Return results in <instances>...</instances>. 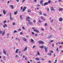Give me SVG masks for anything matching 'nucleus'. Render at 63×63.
<instances>
[{
	"label": "nucleus",
	"mask_w": 63,
	"mask_h": 63,
	"mask_svg": "<svg viewBox=\"0 0 63 63\" xmlns=\"http://www.w3.org/2000/svg\"><path fill=\"white\" fill-rule=\"evenodd\" d=\"M53 20L52 19V20L51 21V23H52V21H53Z\"/></svg>",
	"instance_id": "nucleus-59"
},
{
	"label": "nucleus",
	"mask_w": 63,
	"mask_h": 63,
	"mask_svg": "<svg viewBox=\"0 0 63 63\" xmlns=\"http://www.w3.org/2000/svg\"><path fill=\"white\" fill-rule=\"evenodd\" d=\"M63 20V19H62V18H60L59 19V21H60L61 22H62Z\"/></svg>",
	"instance_id": "nucleus-10"
},
{
	"label": "nucleus",
	"mask_w": 63,
	"mask_h": 63,
	"mask_svg": "<svg viewBox=\"0 0 63 63\" xmlns=\"http://www.w3.org/2000/svg\"><path fill=\"white\" fill-rule=\"evenodd\" d=\"M16 57H18V55H16Z\"/></svg>",
	"instance_id": "nucleus-58"
},
{
	"label": "nucleus",
	"mask_w": 63,
	"mask_h": 63,
	"mask_svg": "<svg viewBox=\"0 0 63 63\" xmlns=\"http://www.w3.org/2000/svg\"><path fill=\"white\" fill-rule=\"evenodd\" d=\"M26 9V7H24L23 10V12H24Z\"/></svg>",
	"instance_id": "nucleus-13"
},
{
	"label": "nucleus",
	"mask_w": 63,
	"mask_h": 63,
	"mask_svg": "<svg viewBox=\"0 0 63 63\" xmlns=\"http://www.w3.org/2000/svg\"><path fill=\"white\" fill-rule=\"evenodd\" d=\"M35 36H37V33L35 34Z\"/></svg>",
	"instance_id": "nucleus-64"
},
{
	"label": "nucleus",
	"mask_w": 63,
	"mask_h": 63,
	"mask_svg": "<svg viewBox=\"0 0 63 63\" xmlns=\"http://www.w3.org/2000/svg\"><path fill=\"white\" fill-rule=\"evenodd\" d=\"M22 29H23V30H25V28H24V27L23 26L22 27Z\"/></svg>",
	"instance_id": "nucleus-33"
},
{
	"label": "nucleus",
	"mask_w": 63,
	"mask_h": 63,
	"mask_svg": "<svg viewBox=\"0 0 63 63\" xmlns=\"http://www.w3.org/2000/svg\"><path fill=\"white\" fill-rule=\"evenodd\" d=\"M49 56H51V53H49Z\"/></svg>",
	"instance_id": "nucleus-50"
},
{
	"label": "nucleus",
	"mask_w": 63,
	"mask_h": 63,
	"mask_svg": "<svg viewBox=\"0 0 63 63\" xmlns=\"http://www.w3.org/2000/svg\"><path fill=\"white\" fill-rule=\"evenodd\" d=\"M51 8H52V9L51 8V11H55V10H54V9H53V7H51Z\"/></svg>",
	"instance_id": "nucleus-19"
},
{
	"label": "nucleus",
	"mask_w": 63,
	"mask_h": 63,
	"mask_svg": "<svg viewBox=\"0 0 63 63\" xmlns=\"http://www.w3.org/2000/svg\"><path fill=\"white\" fill-rule=\"evenodd\" d=\"M5 57H3V59H4V60H6V59H5Z\"/></svg>",
	"instance_id": "nucleus-54"
},
{
	"label": "nucleus",
	"mask_w": 63,
	"mask_h": 63,
	"mask_svg": "<svg viewBox=\"0 0 63 63\" xmlns=\"http://www.w3.org/2000/svg\"><path fill=\"white\" fill-rule=\"evenodd\" d=\"M38 43L40 44H44V42L42 41H39Z\"/></svg>",
	"instance_id": "nucleus-3"
},
{
	"label": "nucleus",
	"mask_w": 63,
	"mask_h": 63,
	"mask_svg": "<svg viewBox=\"0 0 63 63\" xmlns=\"http://www.w3.org/2000/svg\"><path fill=\"white\" fill-rule=\"evenodd\" d=\"M43 16H47V15L46 14V13H44L43 14Z\"/></svg>",
	"instance_id": "nucleus-32"
},
{
	"label": "nucleus",
	"mask_w": 63,
	"mask_h": 63,
	"mask_svg": "<svg viewBox=\"0 0 63 63\" xmlns=\"http://www.w3.org/2000/svg\"><path fill=\"white\" fill-rule=\"evenodd\" d=\"M28 23L29 24H30V25H31L33 26L34 25V24H33V22H30V21L28 22Z\"/></svg>",
	"instance_id": "nucleus-4"
},
{
	"label": "nucleus",
	"mask_w": 63,
	"mask_h": 63,
	"mask_svg": "<svg viewBox=\"0 0 63 63\" xmlns=\"http://www.w3.org/2000/svg\"><path fill=\"white\" fill-rule=\"evenodd\" d=\"M26 17V20L27 21H28L29 22L30 21V19H31V18L28 16H27Z\"/></svg>",
	"instance_id": "nucleus-1"
},
{
	"label": "nucleus",
	"mask_w": 63,
	"mask_h": 63,
	"mask_svg": "<svg viewBox=\"0 0 63 63\" xmlns=\"http://www.w3.org/2000/svg\"><path fill=\"white\" fill-rule=\"evenodd\" d=\"M63 9L62 8H59V11H63Z\"/></svg>",
	"instance_id": "nucleus-14"
},
{
	"label": "nucleus",
	"mask_w": 63,
	"mask_h": 63,
	"mask_svg": "<svg viewBox=\"0 0 63 63\" xmlns=\"http://www.w3.org/2000/svg\"><path fill=\"white\" fill-rule=\"evenodd\" d=\"M52 38V36L51 35L49 36L47 38H48V39H50V38Z\"/></svg>",
	"instance_id": "nucleus-15"
},
{
	"label": "nucleus",
	"mask_w": 63,
	"mask_h": 63,
	"mask_svg": "<svg viewBox=\"0 0 63 63\" xmlns=\"http://www.w3.org/2000/svg\"><path fill=\"white\" fill-rule=\"evenodd\" d=\"M48 2H46L44 3V6H46V5H48Z\"/></svg>",
	"instance_id": "nucleus-12"
},
{
	"label": "nucleus",
	"mask_w": 63,
	"mask_h": 63,
	"mask_svg": "<svg viewBox=\"0 0 63 63\" xmlns=\"http://www.w3.org/2000/svg\"><path fill=\"white\" fill-rule=\"evenodd\" d=\"M6 36H9V33H7L6 34Z\"/></svg>",
	"instance_id": "nucleus-35"
},
{
	"label": "nucleus",
	"mask_w": 63,
	"mask_h": 63,
	"mask_svg": "<svg viewBox=\"0 0 63 63\" xmlns=\"http://www.w3.org/2000/svg\"><path fill=\"white\" fill-rule=\"evenodd\" d=\"M18 50H19V49H17L16 50V51H15V52L16 53H17V52L18 51Z\"/></svg>",
	"instance_id": "nucleus-23"
},
{
	"label": "nucleus",
	"mask_w": 63,
	"mask_h": 63,
	"mask_svg": "<svg viewBox=\"0 0 63 63\" xmlns=\"http://www.w3.org/2000/svg\"><path fill=\"white\" fill-rule=\"evenodd\" d=\"M53 42V40H51L50 41V43H52V42Z\"/></svg>",
	"instance_id": "nucleus-51"
},
{
	"label": "nucleus",
	"mask_w": 63,
	"mask_h": 63,
	"mask_svg": "<svg viewBox=\"0 0 63 63\" xmlns=\"http://www.w3.org/2000/svg\"><path fill=\"white\" fill-rule=\"evenodd\" d=\"M39 14H40V15H42V12H41L40 11L39 12Z\"/></svg>",
	"instance_id": "nucleus-40"
},
{
	"label": "nucleus",
	"mask_w": 63,
	"mask_h": 63,
	"mask_svg": "<svg viewBox=\"0 0 63 63\" xmlns=\"http://www.w3.org/2000/svg\"><path fill=\"white\" fill-rule=\"evenodd\" d=\"M3 53H4L5 55H6V51L4 50V49L3 50Z\"/></svg>",
	"instance_id": "nucleus-21"
},
{
	"label": "nucleus",
	"mask_w": 63,
	"mask_h": 63,
	"mask_svg": "<svg viewBox=\"0 0 63 63\" xmlns=\"http://www.w3.org/2000/svg\"><path fill=\"white\" fill-rule=\"evenodd\" d=\"M2 12L3 14H4V15H5V14H6V11H5V10H3L2 11Z\"/></svg>",
	"instance_id": "nucleus-17"
},
{
	"label": "nucleus",
	"mask_w": 63,
	"mask_h": 63,
	"mask_svg": "<svg viewBox=\"0 0 63 63\" xmlns=\"http://www.w3.org/2000/svg\"><path fill=\"white\" fill-rule=\"evenodd\" d=\"M32 35H34V33L33 32H32Z\"/></svg>",
	"instance_id": "nucleus-61"
},
{
	"label": "nucleus",
	"mask_w": 63,
	"mask_h": 63,
	"mask_svg": "<svg viewBox=\"0 0 63 63\" xmlns=\"http://www.w3.org/2000/svg\"><path fill=\"white\" fill-rule=\"evenodd\" d=\"M56 50L57 51V52H58V47L57 48Z\"/></svg>",
	"instance_id": "nucleus-36"
},
{
	"label": "nucleus",
	"mask_w": 63,
	"mask_h": 63,
	"mask_svg": "<svg viewBox=\"0 0 63 63\" xmlns=\"http://www.w3.org/2000/svg\"><path fill=\"white\" fill-rule=\"evenodd\" d=\"M31 10L30 9H29L28 10V12H31Z\"/></svg>",
	"instance_id": "nucleus-30"
},
{
	"label": "nucleus",
	"mask_w": 63,
	"mask_h": 63,
	"mask_svg": "<svg viewBox=\"0 0 63 63\" xmlns=\"http://www.w3.org/2000/svg\"><path fill=\"white\" fill-rule=\"evenodd\" d=\"M37 0H34L35 2H37Z\"/></svg>",
	"instance_id": "nucleus-62"
},
{
	"label": "nucleus",
	"mask_w": 63,
	"mask_h": 63,
	"mask_svg": "<svg viewBox=\"0 0 63 63\" xmlns=\"http://www.w3.org/2000/svg\"><path fill=\"white\" fill-rule=\"evenodd\" d=\"M18 31H21V29H19L18 30Z\"/></svg>",
	"instance_id": "nucleus-44"
},
{
	"label": "nucleus",
	"mask_w": 63,
	"mask_h": 63,
	"mask_svg": "<svg viewBox=\"0 0 63 63\" xmlns=\"http://www.w3.org/2000/svg\"><path fill=\"white\" fill-rule=\"evenodd\" d=\"M36 47V46H34L33 47V48H34V47Z\"/></svg>",
	"instance_id": "nucleus-48"
},
{
	"label": "nucleus",
	"mask_w": 63,
	"mask_h": 63,
	"mask_svg": "<svg viewBox=\"0 0 63 63\" xmlns=\"http://www.w3.org/2000/svg\"><path fill=\"white\" fill-rule=\"evenodd\" d=\"M16 32H17V31L16 30H15L14 32V33H16Z\"/></svg>",
	"instance_id": "nucleus-34"
},
{
	"label": "nucleus",
	"mask_w": 63,
	"mask_h": 63,
	"mask_svg": "<svg viewBox=\"0 0 63 63\" xmlns=\"http://www.w3.org/2000/svg\"><path fill=\"white\" fill-rule=\"evenodd\" d=\"M19 54H20L21 53V51H19Z\"/></svg>",
	"instance_id": "nucleus-45"
},
{
	"label": "nucleus",
	"mask_w": 63,
	"mask_h": 63,
	"mask_svg": "<svg viewBox=\"0 0 63 63\" xmlns=\"http://www.w3.org/2000/svg\"><path fill=\"white\" fill-rule=\"evenodd\" d=\"M52 46L53 47H54V44H53L52 45Z\"/></svg>",
	"instance_id": "nucleus-55"
},
{
	"label": "nucleus",
	"mask_w": 63,
	"mask_h": 63,
	"mask_svg": "<svg viewBox=\"0 0 63 63\" xmlns=\"http://www.w3.org/2000/svg\"><path fill=\"white\" fill-rule=\"evenodd\" d=\"M33 30H34V31H35V32H36L37 33H39V30H36V29H34Z\"/></svg>",
	"instance_id": "nucleus-6"
},
{
	"label": "nucleus",
	"mask_w": 63,
	"mask_h": 63,
	"mask_svg": "<svg viewBox=\"0 0 63 63\" xmlns=\"http://www.w3.org/2000/svg\"><path fill=\"white\" fill-rule=\"evenodd\" d=\"M17 13H18V11H15L14 12V14L15 15H16L17 14Z\"/></svg>",
	"instance_id": "nucleus-18"
},
{
	"label": "nucleus",
	"mask_w": 63,
	"mask_h": 63,
	"mask_svg": "<svg viewBox=\"0 0 63 63\" xmlns=\"http://www.w3.org/2000/svg\"><path fill=\"white\" fill-rule=\"evenodd\" d=\"M16 1L17 2H19V0H16Z\"/></svg>",
	"instance_id": "nucleus-52"
},
{
	"label": "nucleus",
	"mask_w": 63,
	"mask_h": 63,
	"mask_svg": "<svg viewBox=\"0 0 63 63\" xmlns=\"http://www.w3.org/2000/svg\"><path fill=\"white\" fill-rule=\"evenodd\" d=\"M41 60H43V61H44V60H45V59H42Z\"/></svg>",
	"instance_id": "nucleus-53"
},
{
	"label": "nucleus",
	"mask_w": 63,
	"mask_h": 63,
	"mask_svg": "<svg viewBox=\"0 0 63 63\" xmlns=\"http://www.w3.org/2000/svg\"><path fill=\"white\" fill-rule=\"evenodd\" d=\"M20 18L21 19H22V16L21 15L20 16Z\"/></svg>",
	"instance_id": "nucleus-29"
},
{
	"label": "nucleus",
	"mask_w": 63,
	"mask_h": 63,
	"mask_svg": "<svg viewBox=\"0 0 63 63\" xmlns=\"http://www.w3.org/2000/svg\"><path fill=\"white\" fill-rule=\"evenodd\" d=\"M58 1L59 2H63V1L62 0H58Z\"/></svg>",
	"instance_id": "nucleus-39"
},
{
	"label": "nucleus",
	"mask_w": 63,
	"mask_h": 63,
	"mask_svg": "<svg viewBox=\"0 0 63 63\" xmlns=\"http://www.w3.org/2000/svg\"><path fill=\"white\" fill-rule=\"evenodd\" d=\"M40 4L41 5H42V6H43V4L42 3H40Z\"/></svg>",
	"instance_id": "nucleus-57"
},
{
	"label": "nucleus",
	"mask_w": 63,
	"mask_h": 63,
	"mask_svg": "<svg viewBox=\"0 0 63 63\" xmlns=\"http://www.w3.org/2000/svg\"><path fill=\"white\" fill-rule=\"evenodd\" d=\"M40 47V48H43V47H44L43 46H41Z\"/></svg>",
	"instance_id": "nucleus-38"
},
{
	"label": "nucleus",
	"mask_w": 63,
	"mask_h": 63,
	"mask_svg": "<svg viewBox=\"0 0 63 63\" xmlns=\"http://www.w3.org/2000/svg\"><path fill=\"white\" fill-rule=\"evenodd\" d=\"M37 54L38 55H40V52H39V51H37Z\"/></svg>",
	"instance_id": "nucleus-24"
},
{
	"label": "nucleus",
	"mask_w": 63,
	"mask_h": 63,
	"mask_svg": "<svg viewBox=\"0 0 63 63\" xmlns=\"http://www.w3.org/2000/svg\"><path fill=\"white\" fill-rule=\"evenodd\" d=\"M7 27V25L6 24H4V25L3 26V28H5V27Z\"/></svg>",
	"instance_id": "nucleus-9"
},
{
	"label": "nucleus",
	"mask_w": 63,
	"mask_h": 63,
	"mask_svg": "<svg viewBox=\"0 0 63 63\" xmlns=\"http://www.w3.org/2000/svg\"><path fill=\"white\" fill-rule=\"evenodd\" d=\"M31 43H34L35 42V41H34V40H33V39H31Z\"/></svg>",
	"instance_id": "nucleus-8"
},
{
	"label": "nucleus",
	"mask_w": 63,
	"mask_h": 63,
	"mask_svg": "<svg viewBox=\"0 0 63 63\" xmlns=\"http://www.w3.org/2000/svg\"><path fill=\"white\" fill-rule=\"evenodd\" d=\"M35 60H36L39 61V60H40V59L39 58H36L35 59Z\"/></svg>",
	"instance_id": "nucleus-16"
},
{
	"label": "nucleus",
	"mask_w": 63,
	"mask_h": 63,
	"mask_svg": "<svg viewBox=\"0 0 63 63\" xmlns=\"http://www.w3.org/2000/svg\"><path fill=\"white\" fill-rule=\"evenodd\" d=\"M25 1V0H23L22 1V3H23V2H24Z\"/></svg>",
	"instance_id": "nucleus-41"
},
{
	"label": "nucleus",
	"mask_w": 63,
	"mask_h": 63,
	"mask_svg": "<svg viewBox=\"0 0 63 63\" xmlns=\"http://www.w3.org/2000/svg\"><path fill=\"white\" fill-rule=\"evenodd\" d=\"M10 19L11 20V21L13 20L14 19V18H13V17H12V16L11 15V13H10Z\"/></svg>",
	"instance_id": "nucleus-2"
},
{
	"label": "nucleus",
	"mask_w": 63,
	"mask_h": 63,
	"mask_svg": "<svg viewBox=\"0 0 63 63\" xmlns=\"http://www.w3.org/2000/svg\"><path fill=\"white\" fill-rule=\"evenodd\" d=\"M41 19H43V16H41Z\"/></svg>",
	"instance_id": "nucleus-43"
},
{
	"label": "nucleus",
	"mask_w": 63,
	"mask_h": 63,
	"mask_svg": "<svg viewBox=\"0 0 63 63\" xmlns=\"http://www.w3.org/2000/svg\"><path fill=\"white\" fill-rule=\"evenodd\" d=\"M6 38L7 39H8L9 38V36H6Z\"/></svg>",
	"instance_id": "nucleus-47"
},
{
	"label": "nucleus",
	"mask_w": 63,
	"mask_h": 63,
	"mask_svg": "<svg viewBox=\"0 0 63 63\" xmlns=\"http://www.w3.org/2000/svg\"><path fill=\"white\" fill-rule=\"evenodd\" d=\"M23 41H25V42H27V40L26 39V38L24 37L23 38Z\"/></svg>",
	"instance_id": "nucleus-11"
},
{
	"label": "nucleus",
	"mask_w": 63,
	"mask_h": 63,
	"mask_svg": "<svg viewBox=\"0 0 63 63\" xmlns=\"http://www.w3.org/2000/svg\"><path fill=\"white\" fill-rule=\"evenodd\" d=\"M12 25H13V26H14L15 25V23L14 22L12 23Z\"/></svg>",
	"instance_id": "nucleus-31"
},
{
	"label": "nucleus",
	"mask_w": 63,
	"mask_h": 63,
	"mask_svg": "<svg viewBox=\"0 0 63 63\" xmlns=\"http://www.w3.org/2000/svg\"><path fill=\"white\" fill-rule=\"evenodd\" d=\"M33 22L34 23H35L36 22V20H33Z\"/></svg>",
	"instance_id": "nucleus-37"
},
{
	"label": "nucleus",
	"mask_w": 63,
	"mask_h": 63,
	"mask_svg": "<svg viewBox=\"0 0 63 63\" xmlns=\"http://www.w3.org/2000/svg\"><path fill=\"white\" fill-rule=\"evenodd\" d=\"M27 46L24 48V51H26V50H27Z\"/></svg>",
	"instance_id": "nucleus-22"
},
{
	"label": "nucleus",
	"mask_w": 63,
	"mask_h": 63,
	"mask_svg": "<svg viewBox=\"0 0 63 63\" xmlns=\"http://www.w3.org/2000/svg\"><path fill=\"white\" fill-rule=\"evenodd\" d=\"M43 3V0H40V3Z\"/></svg>",
	"instance_id": "nucleus-26"
},
{
	"label": "nucleus",
	"mask_w": 63,
	"mask_h": 63,
	"mask_svg": "<svg viewBox=\"0 0 63 63\" xmlns=\"http://www.w3.org/2000/svg\"><path fill=\"white\" fill-rule=\"evenodd\" d=\"M38 21L39 22V23H42V22H43V21H41L40 20H39Z\"/></svg>",
	"instance_id": "nucleus-25"
},
{
	"label": "nucleus",
	"mask_w": 63,
	"mask_h": 63,
	"mask_svg": "<svg viewBox=\"0 0 63 63\" xmlns=\"http://www.w3.org/2000/svg\"><path fill=\"white\" fill-rule=\"evenodd\" d=\"M47 23H45V26H47Z\"/></svg>",
	"instance_id": "nucleus-27"
},
{
	"label": "nucleus",
	"mask_w": 63,
	"mask_h": 63,
	"mask_svg": "<svg viewBox=\"0 0 63 63\" xmlns=\"http://www.w3.org/2000/svg\"><path fill=\"white\" fill-rule=\"evenodd\" d=\"M6 21H5L3 22V23H6Z\"/></svg>",
	"instance_id": "nucleus-56"
},
{
	"label": "nucleus",
	"mask_w": 63,
	"mask_h": 63,
	"mask_svg": "<svg viewBox=\"0 0 63 63\" xmlns=\"http://www.w3.org/2000/svg\"><path fill=\"white\" fill-rule=\"evenodd\" d=\"M10 7L11 8V9H13L14 8V7H13V5H10Z\"/></svg>",
	"instance_id": "nucleus-20"
},
{
	"label": "nucleus",
	"mask_w": 63,
	"mask_h": 63,
	"mask_svg": "<svg viewBox=\"0 0 63 63\" xmlns=\"http://www.w3.org/2000/svg\"><path fill=\"white\" fill-rule=\"evenodd\" d=\"M23 8V7L22 6H21V10Z\"/></svg>",
	"instance_id": "nucleus-46"
},
{
	"label": "nucleus",
	"mask_w": 63,
	"mask_h": 63,
	"mask_svg": "<svg viewBox=\"0 0 63 63\" xmlns=\"http://www.w3.org/2000/svg\"><path fill=\"white\" fill-rule=\"evenodd\" d=\"M27 58H25V60H27Z\"/></svg>",
	"instance_id": "nucleus-60"
},
{
	"label": "nucleus",
	"mask_w": 63,
	"mask_h": 63,
	"mask_svg": "<svg viewBox=\"0 0 63 63\" xmlns=\"http://www.w3.org/2000/svg\"><path fill=\"white\" fill-rule=\"evenodd\" d=\"M50 2H51V1L50 0H49L48 1V3L49 4H50Z\"/></svg>",
	"instance_id": "nucleus-28"
},
{
	"label": "nucleus",
	"mask_w": 63,
	"mask_h": 63,
	"mask_svg": "<svg viewBox=\"0 0 63 63\" xmlns=\"http://www.w3.org/2000/svg\"><path fill=\"white\" fill-rule=\"evenodd\" d=\"M44 48L45 49V51L46 52H47V48H46V47H44Z\"/></svg>",
	"instance_id": "nucleus-5"
},
{
	"label": "nucleus",
	"mask_w": 63,
	"mask_h": 63,
	"mask_svg": "<svg viewBox=\"0 0 63 63\" xmlns=\"http://www.w3.org/2000/svg\"><path fill=\"white\" fill-rule=\"evenodd\" d=\"M49 63H51V62L50 61H48Z\"/></svg>",
	"instance_id": "nucleus-63"
},
{
	"label": "nucleus",
	"mask_w": 63,
	"mask_h": 63,
	"mask_svg": "<svg viewBox=\"0 0 63 63\" xmlns=\"http://www.w3.org/2000/svg\"><path fill=\"white\" fill-rule=\"evenodd\" d=\"M2 32H1V34H2V36L4 35H5V31L3 32L2 31H1Z\"/></svg>",
	"instance_id": "nucleus-7"
},
{
	"label": "nucleus",
	"mask_w": 63,
	"mask_h": 63,
	"mask_svg": "<svg viewBox=\"0 0 63 63\" xmlns=\"http://www.w3.org/2000/svg\"><path fill=\"white\" fill-rule=\"evenodd\" d=\"M50 52H51V53H53V51H52V50H51L50 51Z\"/></svg>",
	"instance_id": "nucleus-42"
},
{
	"label": "nucleus",
	"mask_w": 63,
	"mask_h": 63,
	"mask_svg": "<svg viewBox=\"0 0 63 63\" xmlns=\"http://www.w3.org/2000/svg\"><path fill=\"white\" fill-rule=\"evenodd\" d=\"M20 35H22V34H23V33L22 32H20Z\"/></svg>",
	"instance_id": "nucleus-49"
}]
</instances>
